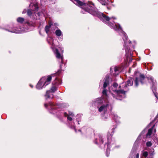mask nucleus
Returning a JSON list of instances; mask_svg holds the SVG:
<instances>
[{
  "label": "nucleus",
  "mask_w": 158,
  "mask_h": 158,
  "mask_svg": "<svg viewBox=\"0 0 158 158\" xmlns=\"http://www.w3.org/2000/svg\"><path fill=\"white\" fill-rule=\"evenodd\" d=\"M72 2L74 4L81 8V13L86 14L88 13L94 16L97 17L101 20L111 28L118 32L122 36L124 42V47L126 52L125 56L126 60H129V63H131L132 61V54L131 52L134 51V47H130L131 45V42L128 39L126 34L122 30L119 24L115 23L113 21V20L116 19V18L114 17L110 18L104 14L98 12L94 8V3L91 1H88L87 3H85L79 0H73Z\"/></svg>",
  "instance_id": "1"
},
{
  "label": "nucleus",
  "mask_w": 158,
  "mask_h": 158,
  "mask_svg": "<svg viewBox=\"0 0 158 158\" xmlns=\"http://www.w3.org/2000/svg\"><path fill=\"white\" fill-rule=\"evenodd\" d=\"M145 77L144 75L140 74L139 77H136L135 80L132 78H131L127 80V82H123L120 85L119 88L123 89V90H125L126 92L129 89L128 87L133 85V80L135 83V86L136 87H137L139 85V82L142 85L145 83Z\"/></svg>",
  "instance_id": "2"
},
{
  "label": "nucleus",
  "mask_w": 158,
  "mask_h": 158,
  "mask_svg": "<svg viewBox=\"0 0 158 158\" xmlns=\"http://www.w3.org/2000/svg\"><path fill=\"white\" fill-rule=\"evenodd\" d=\"M30 2L29 6L31 7L32 6V9L34 12V13L30 9H28L27 10V15L31 18L35 20L37 19V15L40 16L39 4L36 0H32L31 2L30 1Z\"/></svg>",
  "instance_id": "3"
},
{
  "label": "nucleus",
  "mask_w": 158,
  "mask_h": 158,
  "mask_svg": "<svg viewBox=\"0 0 158 158\" xmlns=\"http://www.w3.org/2000/svg\"><path fill=\"white\" fill-rule=\"evenodd\" d=\"M114 128H113L112 129V132L110 133L108 132L107 135V142L105 144V147L107 146V148L106 149V155L107 157L109 156L110 151V146L112 149H114L115 148H118L119 147V146H116L115 141L114 140H111V138L112 137L114 134Z\"/></svg>",
  "instance_id": "4"
},
{
  "label": "nucleus",
  "mask_w": 158,
  "mask_h": 158,
  "mask_svg": "<svg viewBox=\"0 0 158 158\" xmlns=\"http://www.w3.org/2000/svg\"><path fill=\"white\" fill-rule=\"evenodd\" d=\"M114 128H113L112 129V132L110 133L108 132L107 135V142L105 144V147L107 146V148L106 149V155L107 157L109 156L110 151V146L112 149H114L115 148H118L119 147V146H116L115 141L114 140H111V138L112 137L114 134Z\"/></svg>",
  "instance_id": "5"
},
{
  "label": "nucleus",
  "mask_w": 158,
  "mask_h": 158,
  "mask_svg": "<svg viewBox=\"0 0 158 158\" xmlns=\"http://www.w3.org/2000/svg\"><path fill=\"white\" fill-rule=\"evenodd\" d=\"M61 84V81L60 79L56 78L52 83V86L49 90L47 91L45 95L46 99H52L53 97V95L52 93H54L57 90V86Z\"/></svg>",
  "instance_id": "6"
},
{
  "label": "nucleus",
  "mask_w": 158,
  "mask_h": 158,
  "mask_svg": "<svg viewBox=\"0 0 158 158\" xmlns=\"http://www.w3.org/2000/svg\"><path fill=\"white\" fill-rule=\"evenodd\" d=\"M118 90H116V88H111V87L109 88V91L113 97L116 99H119L118 97H122L125 96V91L123 89H121Z\"/></svg>",
  "instance_id": "7"
},
{
  "label": "nucleus",
  "mask_w": 158,
  "mask_h": 158,
  "mask_svg": "<svg viewBox=\"0 0 158 158\" xmlns=\"http://www.w3.org/2000/svg\"><path fill=\"white\" fill-rule=\"evenodd\" d=\"M44 106L46 108L50 109L49 111L50 113L52 114L56 113L57 110L56 109H58L60 107V105H55L52 102H50L48 104H45Z\"/></svg>",
  "instance_id": "8"
},
{
  "label": "nucleus",
  "mask_w": 158,
  "mask_h": 158,
  "mask_svg": "<svg viewBox=\"0 0 158 158\" xmlns=\"http://www.w3.org/2000/svg\"><path fill=\"white\" fill-rule=\"evenodd\" d=\"M52 77L48 76L47 78L43 77L40 79V89L44 88L47 85L49 84L52 80Z\"/></svg>",
  "instance_id": "9"
},
{
  "label": "nucleus",
  "mask_w": 158,
  "mask_h": 158,
  "mask_svg": "<svg viewBox=\"0 0 158 158\" xmlns=\"http://www.w3.org/2000/svg\"><path fill=\"white\" fill-rule=\"evenodd\" d=\"M110 81V79L108 75H106V76L104 80V83L103 86V90L102 91V93L103 95L105 96L106 98L108 96L107 94V90L106 89V88L109 85Z\"/></svg>",
  "instance_id": "10"
},
{
  "label": "nucleus",
  "mask_w": 158,
  "mask_h": 158,
  "mask_svg": "<svg viewBox=\"0 0 158 158\" xmlns=\"http://www.w3.org/2000/svg\"><path fill=\"white\" fill-rule=\"evenodd\" d=\"M107 102L102 97L98 98L93 102V105L97 107Z\"/></svg>",
  "instance_id": "11"
},
{
  "label": "nucleus",
  "mask_w": 158,
  "mask_h": 158,
  "mask_svg": "<svg viewBox=\"0 0 158 158\" xmlns=\"http://www.w3.org/2000/svg\"><path fill=\"white\" fill-rule=\"evenodd\" d=\"M95 140L94 143L97 144H102L105 141L103 135L102 134H98L95 136Z\"/></svg>",
  "instance_id": "12"
},
{
  "label": "nucleus",
  "mask_w": 158,
  "mask_h": 158,
  "mask_svg": "<svg viewBox=\"0 0 158 158\" xmlns=\"http://www.w3.org/2000/svg\"><path fill=\"white\" fill-rule=\"evenodd\" d=\"M109 105V102H106L100 106L97 107L98 108V111L100 112H103L104 113H105L106 112Z\"/></svg>",
  "instance_id": "13"
},
{
  "label": "nucleus",
  "mask_w": 158,
  "mask_h": 158,
  "mask_svg": "<svg viewBox=\"0 0 158 158\" xmlns=\"http://www.w3.org/2000/svg\"><path fill=\"white\" fill-rule=\"evenodd\" d=\"M17 21L19 23H23L24 22L25 23H26L28 26L29 27L32 28L34 26L35 24L29 22L28 21H26L22 17H19L17 19Z\"/></svg>",
  "instance_id": "14"
},
{
  "label": "nucleus",
  "mask_w": 158,
  "mask_h": 158,
  "mask_svg": "<svg viewBox=\"0 0 158 158\" xmlns=\"http://www.w3.org/2000/svg\"><path fill=\"white\" fill-rule=\"evenodd\" d=\"M67 120L69 121H71L70 123H69V127L71 129H74L76 132H77L76 129L75 128L74 121L73 120V117L72 116H67Z\"/></svg>",
  "instance_id": "15"
},
{
  "label": "nucleus",
  "mask_w": 158,
  "mask_h": 158,
  "mask_svg": "<svg viewBox=\"0 0 158 158\" xmlns=\"http://www.w3.org/2000/svg\"><path fill=\"white\" fill-rule=\"evenodd\" d=\"M55 53L56 54V56L57 58L61 59V64L60 65V67L61 69H62V65L64 64L63 61V56H61L58 50L57 49H56L55 52Z\"/></svg>",
  "instance_id": "16"
},
{
  "label": "nucleus",
  "mask_w": 158,
  "mask_h": 158,
  "mask_svg": "<svg viewBox=\"0 0 158 158\" xmlns=\"http://www.w3.org/2000/svg\"><path fill=\"white\" fill-rule=\"evenodd\" d=\"M55 53L56 54V56L57 58L61 59V64L60 65V67L61 69H62V65L64 64L63 61V56H61L58 50L57 49H56L55 52Z\"/></svg>",
  "instance_id": "17"
},
{
  "label": "nucleus",
  "mask_w": 158,
  "mask_h": 158,
  "mask_svg": "<svg viewBox=\"0 0 158 158\" xmlns=\"http://www.w3.org/2000/svg\"><path fill=\"white\" fill-rule=\"evenodd\" d=\"M6 30L9 32L16 33H20L21 31L20 29L18 28H9V29H6Z\"/></svg>",
  "instance_id": "18"
},
{
  "label": "nucleus",
  "mask_w": 158,
  "mask_h": 158,
  "mask_svg": "<svg viewBox=\"0 0 158 158\" xmlns=\"http://www.w3.org/2000/svg\"><path fill=\"white\" fill-rule=\"evenodd\" d=\"M148 80L150 83H151L152 85V88H153L155 86H154L155 85V82L154 80V78L150 76L148 77H147Z\"/></svg>",
  "instance_id": "19"
},
{
  "label": "nucleus",
  "mask_w": 158,
  "mask_h": 158,
  "mask_svg": "<svg viewBox=\"0 0 158 158\" xmlns=\"http://www.w3.org/2000/svg\"><path fill=\"white\" fill-rule=\"evenodd\" d=\"M62 114L63 115H64L65 117H66L67 116H72V117H74L73 113L72 112L70 111L69 112L68 114L65 112L62 113Z\"/></svg>",
  "instance_id": "20"
},
{
  "label": "nucleus",
  "mask_w": 158,
  "mask_h": 158,
  "mask_svg": "<svg viewBox=\"0 0 158 158\" xmlns=\"http://www.w3.org/2000/svg\"><path fill=\"white\" fill-rule=\"evenodd\" d=\"M114 119L115 120V122L117 123H119L120 117H118L117 114H114L113 115V117Z\"/></svg>",
  "instance_id": "21"
},
{
  "label": "nucleus",
  "mask_w": 158,
  "mask_h": 158,
  "mask_svg": "<svg viewBox=\"0 0 158 158\" xmlns=\"http://www.w3.org/2000/svg\"><path fill=\"white\" fill-rule=\"evenodd\" d=\"M155 127V125H154L152 128H150L148 129V132L146 134V136L147 137H148L149 136H150L152 135V131H153V129L154 127Z\"/></svg>",
  "instance_id": "22"
},
{
  "label": "nucleus",
  "mask_w": 158,
  "mask_h": 158,
  "mask_svg": "<svg viewBox=\"0 0 158 158\" xmlns=\"http://www.w3.org/2000/svg\"><path fill=\"white\" fill-rule=\"evenodd\" d=\"M114 71L115 74L118 75L119 73L121 70V68L118 67H115L114 68Z\"/></svg>",
  "instance_id": "23"
},
{
  "label": "nucleus",
  "mask_w": 158,
  "mask_h": 158,
  "mask_svg": "<svg viewBox=\"0 0 158 158\" xmlns=\"http://www.w3.org/2000/svg\"><path fill=\"white\" fill-rule=\"evenodd\" d=\"M55 34L57 36L59 37L62 35V32L60 30L58 29L56 31Z\"/></svg>",
  "instance_id": "24"
},
{
  "label": "nucleus",
  "mask_w": 158,
  "mask_h": 158,
  "mask_svg": "<svg viewBox=\"0 0 158 158\" xmlns=\"http://www.w3.org/2000/svg\"><path fill=\"white\" fill-rule=\"evenodd\" d=\"M53 39L51 37H49L48 39V44H49L52 45L53 46H54V44L53 43Z\"/></svg>",
  "instance_id": "25"
},
{
  "label": "nucleus",
  "mask_w": 158,
  "mask_h": 158,
  "mask_svg": "<svg viewBox=\"0 0 158 158\" xmlns=\"http://www.w3.org/2000/svg\"><path fill=\"white\" fill-rule=\"evenodd\" d=\"M49 26H46L45 28V31L47 33H48L49 32V28H50L51 25H52L51 23H49Z\"/></svg>",
  "instance_id": "26"
},
{
  "label": "nucleus",
  "mask_w": 158,
  "mask_h": 158,
  "mask_svg": "<svg viewBox=\"0 0 158 158\" xmlns=\"http://www.w3.org/2000/svg\"><path fill=\"white\" fill-rule=\"evenodd\" d=\"M136 152V149L135 148H133L131 152V155H134L135 154Z\"/></svg>",
  "instance_id": "27"
},
{
  "label": "nucleus",
  "mask_w": 158,
  "mask_h": 158,
  "mask_svg": "<svg viewBox=\"0 0 158 158\" xmlns=\"http://www.w3.org/2000/svg\"><path fill=\"white\" fill-rule=\"evenodd\" d=\"M152 91L155 95V96L156 98H158L157 94H156V93L155 92V91H156V87H154L153 88H152Z\"/></svg>",
  "instance_id": "28"
},
{
  "label": "nucleus",
  "mask_w": 158,
  "mask_h": 158,
  "mask_svg": "<svg viewBox=\"0 0 158 158\" xmlns=\"http://www.w3.org/2000/svg\"><path fill=\"white\" fill-rule=\"evenodd\" d=\"M80 117L81 114H77V115L76 121L77 122L78 124H79V119L80 118Z\"/></svg>",
  "instance_id": "29"
},
{
  "label": "nucleus",
  "mask_w": 158,
  "mask_h": 158,
  "mask_svg": "<svg viewBox=\"0 0 158 158\" xmlns=\"http://www.w3.org/2000/svg\"><path fill=\"white\" fill-rule=\"evenodd\" d=\"M118 85V84L117 83H113V85L111 86L110 87H111V88H117Z\"/></svg>",
  "instance_id": "30"
},
{
  "label": "nucleus",
  "mask_w": 158,
  "mask_h": 158,
  "mask_svg": "<svg viewBox=\"0 0 158 158\" xmlns=\"http://www.w3.org/2000/svg\"><path fill=\"white\" fill-rule=\"evenodd\" d=\"M145 132V130H143L141 133L139 135V136H138V138H137V139H140V136L143 135V134H144Z\"/></svg>",
  "instance_id": "31"
},
{
  "label": "nucleus",
  "mask_w": 158,
  "mask_h": 158,
  "mask_svg": "<svg viewBox=\"0 0 158 158\" xmlns=\"http://www.w3.org/2000/svg\"><path fill=\"white\" fill-rule=\"evenodd\" d=\"M152 145V143L150 141L147 142L146 143V146L148 147H150Z\"/></svg>",
  "instance_id": "32"
},
{
  "label": "nucleus",
  "mask_w": 158,
  "mask_h": 158,
  "mask_svg": "<svg viewBox=\"0 0 158 158\" xmlns=\"http://www.w3.org/2000/svg\"><path fill=\"white\" fill-rule=\"evenodd\" d=\"M143 155L145 157H146L148 155V153L147 152L145 151L143 153Z\"/></svg>",
  "instance_id": "33"
},
{
  "label": "nucleus",
  "mask_w": 158,
  "mask_h": 158,
  "mask_svg": "<svg viewBox=\"0 0 158 158\" xmlns=\"http://www.w3.org/2000/svg\"><path fill=\"white\" fill-rule=\"evenodd\" d=\"M36 88L38 89H40V80L38 81L36 86Z\"/></svg>",
  "instance_id": "34"
},
{
  "label": "nucleus",
  "mask_w": 158,
  "mask_h": 158,
  "mask_svg": "<svg viewBox=\"0 0 158 158\" xmlns=\"http://www.w3.org/2000/svg\"><path fill=\"white\" fill-rule=\"evenodd\" d=\"M27 12V10L26 9H24L23 11V14H24V13H26V12Z\"/></svg>",
  "instance_id": "35"
},
{
  "label": "nucleus",
  "mask_w": 158,
  "mask_h": 158,
  "mask_svg": "<svg viewBox=\"0 0 158 158\" xmlns=\"http://www.w3.org/2000/svg\"><path fill=\"white\" fill-rule=\"evenodd\" d=\"M139 153H137L136 156V158H139Z\"/></svg>",
  "instance_id": "36"
},
{
  "label": "nucleus",
  "mask_w": 158,
  "mask_h": 158,
  "mask_svg": "<svg viewBox=\"0 0 158 158\" xmlns=\"http://www.w3.org/2000/svg\"><path fill=\"white\" fill-rule=\"evenodd\" d=\"M131 69L130 68L129 69V73H131Z\"/></svg>",
  "instance_id": "37"
},
{
  "label": "nucleus",
  "mask_w": 158,
  "mask_h": 158,
  "mask_svg": "<svg viewBox=\"0 0 158 158\" xmlns=\"http://www.w3.org/2000/svg\"><path fill=\"white\" fill-rule=\"evenodd\" d=\"M30 85V86L31 87V88H33V85H31V84H30V85Z\"/></svg>",
  "instance_id": "38"
},
{
  "label": "nucleus",
  "mask_w": 158,
  "mask_h": 158,
  "mask_svg": "<svg viewBox=\"0 0 158 158\" xmlns=\"http://www.w3.org/2000/svg\"><path fill=\"white\" fill-rule=\"evenodd\" d=\"M156 129H154V133H156Z\"/></svg>",
  "instance_id": "39"
},
{
  "label": "nucleus",
  "mask_w": 158,
  "mask_h": 158,
  "mask_svg": "<svg viewBox=\"0 0 158 158\" xmlns=\"http://www.w3.org/2000/svg\"><path fill=\"white\" fill-rule=\"evenodd\" d=\"M136 66V65H135V64H134L133 65V67H134L135 66Z\"/></svg>",
  "instance_id": "40"
},
{
  "label": "nucleus",
  "mask_w": 158,
  "mask_h": 158,
  "mask_svg": "<svg viewBox=\"0 0 158 158\" xmlns=\"http://www.w3.org/2000/svg\"><path fill=\"white\" fill-rule=\"evenodd\" d=\"M102 5H105V3H102Z\"/></svg>",
  "instance_id": "41"
},
{
  "label": "nucleus",
  "mask_w": 158,
  "mask_h": 158,
  "mask_svg": "<svg viewBox=\"0 0 158 158\" xmlns=\"http://www.w3.org/2000/svg\"><path fill=\"white\" fill-rule=\"evenodd\" d=\"M156 140L157 141H158V138H156Z\"/></svg>",
  "instance_id": "42"
},
{
  "label": "nucleus",
  "mask_w": 158,
  "mask_h": 158,
  "mask_svg": "<svg viewBox=\"0 0 158 158\" xmlns=\"http://www.w3.org/2000/svg\"><path fill=\"white\" fill-rule=\"evenodd\" d=\"M28 31H30L31 30V29H28Z\"/></svg>",
  "instance_id": "43"
},
{
  "label": "nucleus",
  "mask_w": 158,
  "mask_h": 158,
  "mask_svg": "<svg viewBox=\"0 0 158 158\" xmlns=\"http://www.w3.org/2000/svg\"><path fill=\"white\" fill-rule=\"evenodd\" d=\"M78 131H81V130H78Z\"/></svg>",
  "instance_id": "44"
}]
</instances>
